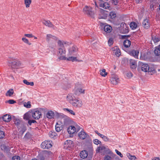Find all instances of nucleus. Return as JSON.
Listing matches in <instances>:
<instances>
[{"label": "nucleus", "instance_id": "obj_1", "mask_svg": "<svg viewBox=\"0 0 160 160\" xmlns=\"http://www.w3.org/2000/svg\"><path fill=\"white\" fill-rule=\"evenodd\" d=\"M58 51L57 56L58 58L61 60H65L66 58L64 55L66 53V51L65 47L67 46L68 44L66 42H62L61 41H58Z\"/></svg>", "mask_w": 160, "mask_h": 160}, {"label": "nucleus", "instance_id": "obj_2", "mask_svg": "<svg viewBox=\"0 0 160 160\" xmlns=\"http://www.w3.org/2000/svg\"><path fill=\"white\" fill-rule=\"evenodd\" d=\"M41 113L38 109L36 108L32 110L31 112L26 113L24 116V119L29 120L32 118L38 119L41 117Z\"/></svg>", "mask_w": 160, "mask_h": 160}, {"label": "nucleus", "instance_id": "obj_3", "mask_svg": "<svg viewBox=\"0 0 160 160\" xmlns=\"http://www.w3.org/2000/svg\"><path fill=\"white\" fill-rule=\"evenodd\" d=\"M7 63L8 66L12 68L18 69L22 66L21 62L20 61L13 58L8 59Z\"/></svg>", "mask_w": 160, "mask_h": 160}, {"label": "nucleus", "instance_id": "obj_4", "mask_svg": "<svg viewBox=\"0 0 160 160\" xmlns=\"http://www.w3.org/2000/svg\"><path fill=\"white\" fill-rule=\"evenodd\" d=\"M80 129V127L77 124H75L73 125L69 126L68 128V131L69 134H72L78 132Z\"/></svg>", "mask_w": 160, "mask_h": 160}, {"label": "nucleus", "instance_id": "obj_5", "mask_svg": "<svg viewBox=\"0 0 160 160\" xmlns=\"http://www.w3.org/2000/svg\"><path fill=\"white\" fill-rule=\"evenodd\" d=\"M52 146V142L50 140L45 141L41 145V148L43 149H48L51 147Z\"/></svg>", "mask_w": 160, "mask_h": 160}, {"label": "nucleus", "instance_id": "obj_6", "mask_svg": "<svg viewBox=\"0 0 160 160\" xmlns=\"http://www.w3.org/2000/svg\"><path fill=\"white\" fill-rule=\"evenodd\" d=\"M83 10L85 13L93 17L94 12L92 11V8L91 7L86 6L83 8Z\"/></svg>", "mask_w": 160, "mask_h": 160}, {"label": "nucleus", "instance_id": "obj_7", "mask_svg": "<svg viewBox=\"0 0 160 160\" xmlns=\"http://www.w3.org/2000/svg\"><path fill=\"white\" fill-rule=\"evenodd\" d=\"M82 88V86L81 85L76 86L75 88V94L78 95L80 93H84L85 90L83 89Z\"/></svg>", "mask_w": 160, "mask_h": 160}, {"label": "nucleus", "instance_id": "obj_8", "mask_svg": "<svg viewBox=\"0 0 160 160\" xmlns=\"http://www.w3.org/2000/svg\"><path fill=\"white\" fill-rule=\"evenodd\" d=\"M72 105L75 108H80L82 105V101L80 99L77 98Z\"/></svg>", "mask_w": 160, "mask_h": 160}, {"label": "nucleus", "instance_id": "obj_9", "mask_svg": "<svg viewBox=\"0 0 160 160\" xmlns=\"http://www.w3.org/2000/svg\"><path fill=\"white\" fill-rule=\"evenodd\" d=\"M78 48L75 46H73L70 48L69 50V56H76L77 55V51Z\"/></svg>", "mask_w": 160, "mask_h": 160}, {"label": "nucleus", "instance_id": "obj_10", "mask_svg": "<svg viewBox=\"0 0 160 160\" xmlns=\"http://www.w3.org/2000/svg\"><path fill=\"white\" fill-rule=\"evenodd\" d=\"M77 98L75 97L74 94L72 93H70L68 94L67 97V100L71 104Z\"/></svg>", "mask_w": 160, "mask_h": 160}, {"label": "nucleus", "instance_id": "obj_11", "mask_svg": "<svg viewBox=\"0 0 160 160\" xmlns=\"http://www.w3.org/2000/svg\"><path fill=\"white\" fill-rule=\"evenodd\" d=\"M110 80L111 83L113 85H117L119 82V78L116 75L112 76Z\"/></svg>", "mask_w": 160, "mask_h": 160}, {"label": "nucleus", "instance_id": "obj_12", "mask_svg": "<svg viewBox=\"0 0 160 160\" xmlns=\"http://www.w3.org/2000/svg\"><path fill=\"white\" fill-rule=\"evenodd\" d=\"M127 52L130 55L133 56L136 58H138L139 52L137 50H130L128 51Z\"/></svg>", "mask_w": 160, "mask_h": 160}, {"label": "nucleus", "instance_id": "obj_13", "mask_svg": "<svg viewBox=\"0 0 160 160\" xmlns=\"http://www.w3.org/2000/svg\"><path fill=\"white\" fill-rule=\"evenodd\" d=\"M140 65L142 71L146 72L148 70L149 66L148 64L145 63H141Z\"/></svg>", "mask_w": 160, "mask_h": 160}, {"label": "nucleus", "instance_id": "obj_14", "mask_svg": "<svg viewBox=\"0 0 160 160\" xmlns=\"http://www.w3.org/2000/svg\"><path fill=\"white\" fill-rule=\"evenodd\" d=\"M73 146L72 141L70 140L65 141L64 143V148L67 149L68 148H71Z\"/></svg>", "mask_w": 160, "mask_h": 160}, {"label": "nucleus", "instance_id": "obj_15", "mask_svg": "<svg viewBox=\"0 0 160 160\" xmlns=\"http://www.w3.org/2000/svg\"><path fill=\"white\" fill-rule=\"evenodd\" d=\"M113 53L117 56L118 57L121 54L120 50L119 48L117 47H115L112 49Z\"/></svg>", "mask_w": 160, "mask_h": 160}, {"label": "nucleus", "instance_id": "obj_16", "mask_svg": "<svg viewBox=\"0 0 160 160\" xmlns=\"http://www.w3.org/2000/svg\"><path fill=\"white\" fill-rule=\"evenodd\" d=\"M99 6L104 9H109L110 8L109 4L107 2H104L103 1L102 2L99 4Z\"/></svg>", "mask_w": 160, "mask_h": 160}, {"label": "nucleus", "instance_id": "obj_17", "mask_svg": "<svg viewBox=\"0 0 160 160\" xmlns=\"http://www.w3.org/2000/svg\"><path fill=\"white\" fill-rule=\"evenodd\" d=\"M104 31L106 33H110L112 30V27L110 25L105 24L103 27Z\"/></svg>", "mask_w": 160, "mask_h": 160}, {"label": "nucleus", "instance_id": "obj_18", "mask_svg": "<svg viewBox=\"0 0 160 160\" xmlns=\"http://www.w3.org/2000/svg\"><path fill=\"white\" fill-rule=\"evenodd\" d=\"M46 115L48 118L51 119L54 118V113L52 111H49L47 112Z\"/></svg>", "mask_w": 160, "mask_h": 160}, {"label": "nucleus", "instance_id": "obj_19", "mask_svg": "<svg viewBox=\"0 0 160 160\" xmlns=\"http://www.w3.org/2000/svg\"><path fill=\"white\" fill-rule=\"evenodd\" d=\"M154 53L156 56L160 57V44L155 47Z\"/></svg>", "mask_w": 160, "mask_h": 160}, {"label": "nucleus", "instance_id": "obj_20", "mask_svg": "<svg viewBox=\"0 0 160 160\" xmlns=\"http://www.w3.org/2000/svg\"><path fill=\"white\" fill-rule=\"evenodd\" d=\"M142 24L144 28L146 29L148 28L150 26L148 20V19H144L142 22Z\"/></svg>", "mask_w": 160, "mask_h": 160}, {"label": "nucleus", "instance_id": "obj_21", "mask_svg": "<svg viewBox=\"0 0 160 160\" xmlns=\"http://www.w3.org/2000/svg\"><path fill=\"white\" fill-rule=\"evenodd\" d=\"M129 64L131 68L134 69L136 68L137 63L134 60L130 59L129 60Z\"/></svg>", "mask_w": 160, "mask_h": 160}, {"label": "nucleus", "instance_id": "obj_22", "mask_svg": "<svg viewBox=\"0 0 160 160\" xmlns=\"http://www.w3.org/2000/svg\"><path fill=\"white\" fill-rule=\"evenodd\" d=\"M46 26L49 27H52L53 28H54V26L49 20H44L42 22Z\"/></svg>", "mask_w": 160, "mask_h": 160}, {"label": "nucleus", "instance_id": "obj_23", "mask_svg": "<svg viewBox=\"0 0 160 160\" xmlns=\"http://www.w3.org/2000/svg\"><path fill=\"white\" fill-rule=\"evenodd\" d=\"M80 156L81 158H87L88 156V152L86 150L82 151L81 152Z\"/></svg>", "mask_w": 160, "mask_h": 160}, {"label": "nucleus", "instance_id": "obj_24", "mask_svg": "<svg viewBox=\"0 0 160 160\" xmlns=\"http://www.w3.org/2000/svg\"><path fill=\"white\" fill-rule=\"evenodd\" d=\"M79 138L82 139H84L87 137L86 133L83 131H81L78 133Z\"/></svg>", "mask_w": 160, "mask_h": 160}, {"label": "nucleus", "instance_id": "obj_25", "mask_svg": "<svg viewBox=\"0 0 160 160\" xmlns=\"http://www.w3.org/2000/svg\"><path fill=\"white\" fill-rule=\"evenodd\" d=\"M3 120L5 122H9L11 119V117L9 115L6 114L4 115L2 117Z\"/></svg>", "mask_w": 160, "mask_h": 160}, {"label": "nucleus", "instance_id": "obj_26", "mask_svg": "<svg viewBox=\"0 0 160 160\" xmlns=\"http://www.w3.org/2000/svg\"><path fill=\"white\" fill-rule=\"evenodd\" d=\"M61 122H62V123H63L64 125H67L69 122V118L67 117H63L62 118Z\"/></svg>", "mask_w": 160, "mask_h": 160}, {"label": "nucleus", "instance_id": "obj_27", "mask_svg": "<svg viewBox=\"0 0 160 160\" xmlns=\"http://www.w3.org/2000/svg\"><path fill=\"white\" fill-rule=\"evenodd\" d=\"M148 72L150 74L152 75L154 73H155L156 72V71L154 67H153L152 66L150 67L149 66L148 70Z\"/></svg>", "mask_w": 160, "mask_h": 160}, {"label": "nucleus", "instance_id": "obj_28", "mask_svg": "<svg viewBox=\"0 0 160 160\" xmlns=\"http://www.w3.org/2000/svg\"><path fill=\"white\" fill-rule=\"evenodd\" d=\"M131 41L128 39L125 40L123 42V45L126 48L129 47L131 45Z\"/></svg>", "mask_w": 160, "mask_h": 160}, {"label": "nucleus", "instance_id": "obj_29", "mask_svg": "<svg viewBox=\"0 0 160 160\" xmlns=\"http://www.w3.org/2000/svg\"><path fill=\"white\" fill-rule=\"evenodd\" d=\"M0 148L2 150L5 151H8L10 148V147L8 146H6L4 144H2L0 145Z\"/></svg>", "mask_w": 160, "mask_h": 160}, {"label": "nucleus", "instance_id": "obj_30", "mask_svg": "<svg viewBox=\"0 0 160 160\" xmlns=\"http://www.w3.org/2000/svg\"><path fill=\"white\" fill-rule=\"evenodd\" d=\"M14 93L13 89H10L8 90L6 93V95L7 96L11 97L12 96Z\"/></svg>", "mask_w": 160, "mask_h": 160}, {"label": "nucleus", "instance_id": "obj_31", "mask_svg": "<svg viewBox=\"0 0 160 160\" xmlns=\"http://www.w3.org/2000/svg\"><path fill=\"white\" fill-rule=\"evenodd\" d=\"M55 129L56 131L59 132L62 129V127L61 124H58V123H57L55 126Z\"/></svg>", "mask_w": 160, "mask_h": 160}, {"label": "nucleus", "instance_id": "obj_32", "mask_svg": "<svg viewBox=\"0 0 160 160\" xmlns=\"http://www.w3.org/2000/svg\"><path fill=\"white\" fill-rule=\"evenodd\" d=\"M66 60L72 62L77 61V60L76 57H73L72 56L69 57L68 58H66Z\"/></svg>", "mask_w": 160, "mask_h": 160}, {"label": "nucleus", "instance_id": "obj_33", "mask_svg": "<svg viewBox=\"0 0 160 160\" xmlns=\"http://www.w3.org/2000/svg\"><path fill=\"white\" fill-rule=\"evenodd\" d=\"M49 136L51 138H54L57 135V133L54 132L52 131H50L48 134Z\"/></svg>", "mask_w": 160, "mask_h": 160}, {"label": "nucleus", "instance_id": "obj_34", "mask_svg": "<svg viewBox=\"0 0 160 160\" xmlns=\"http://www.w3.org/2000/svg\"><path fill=\"white\" fill-rule=\"evenodd\" d=\"M130 28L133 30L136 28L137 25V24L135 22H132L130 24Z\"/></svg>", "mask_w": 160, "mask_h": 160}, {"label": "nucleus", "instance_id": "obj_35", "mask_svg": "<svg viewBox=\"0 0 160 160\" xmlns=\"http://www.w3.org/2000/svg\"><path fill=\"white\" fill-rule=\"evenodd\" d=\"M64 111L67 112L68 113L71 114L72 115H75V113L74 112L73 110L71 109L66 108H64Z\"/></svg>", "mask_w": 160, "mask_h": 160}, {"label": "nucleus", "instance_id": "obj_36", "mask_svg": "<svg viewBox=\"0 0 160 160\" xmlns=\"http://www.w3.org/2000/svg\"><path fill=\"white\" fill-rule=\"evenodd\" d=\"M126 155L130 160H135L136 159V157L135 156L132 155L129 153H127Z\"/></svg>", "mask_w": 160, "mask_h": 160}, {"label": "nucleus", "instance_id": "obj_37", "mask_svg": "<svg viewBox=\"0 0 160 160\" xmlns=\"http://www.w3.org/2000/svg\"><path fill=\"white\" fill-rule=\"evenodd\" d=\"M152 39L154 43H157L160 41V38H158V36H152Z\"/></svg>", "mask_w": 160, "mask_h": 160}, {"label": "nucleus", "instance_id": "obj_38", "mask_svg": "<svg viewBox=\"0 0 160 160\" xmlns=\"http://www.w3.org/2000/svg\"><path fill=\"white\" fill-rule=\"evenodd\" d=\"M100 74L103 77H105L107 74V73L106 72V70L104 69H102L100 71Z\"/></svg>", "mask_w": 160, "mask_h": 160}, {"label": "nucleus", "instance_id": "obj_39", "mask_svg": "<svg viewBox=\"0 0 160 160\" xmlns=\"http://www.w3.org/2000/svg\"><path fill=\"white\" fill-rule=\"evenodd\" d=\"M23 82L25 84L27 85H30L31 86H33L34 85L33 82H28L27 80L24 79L23 81Z\"/></svg>", "mask_w": 160, "mask_h": 160}, {"label": "nucleus", "instance_id": "obj_40", "mask_svg": "<svg viewBox=\"0 0 160 160\" xmlns=\"http://www.w3.org/2000/svg\"><path fill=\"white\" fill-rule=\"evenodd\" d=\"M31 2V0H24V3L26 8H28L30 7Z\"/></svg>", "mask_w": 160, "mask_h": 160}, {"label": "nucleus", "instance_id": "obj_41", "mask_svg": "<svg viewBox=\"0 0 160 160\" xmlns=\"http://www.w3.org/2000/svg\"><path fill=\"white\" fill-rule=\"evenodd\" d=\"M110 153L112 155V157L109 155H106L105 156L104 160H112L113 157L112 153L111 152Z\"/></svg>", "mask_w": 160, "mask_h": 160}, {"label": "nucleus", "instance_id": "obj_42", "mask_svg": "<svg viewBox=\"0 0 160 160\" xmlns=\"http://www.w3.org/2000/svg\"><path fill=\"white\" fill-rule=\"evenodd\" d=\"M23 106L24 107L27 108H30L31 107V102L30 101H28L27 102H25L24 103Z\"/></svg>", "mask_w": 160, "mask_h": 160}, {"label": "nucleus", "instance_id": "obj_43", "mask_svg": "<svg viewBox=\"0 0 160 160\" xmlns=\"http://www.w3.org/2000/svg\"><path fill=\"white\" fill-rule=\"evenodd\" d=\"M109 15L110 18L112 19H114L116 17V13L113 12H110Z\"/></svg>", "mask_w": 160, "mask_h": 160}, {"label": "nucleus", "instance_id": "obj_44", "mask_svg": "<svg viewBox=\"0 0 160 160\" xmlns=\"http://www.w3.org/2000/svg\"><path fill=\"white\" fill-rule=\"evenodd\" d=\"M126 76L128 78H131L132 77V74L130 72H128L126 73Z\"/></svg>", "mask_w": 160, "mask_h": 160}, {"label": "nucleus", "instance_id": "obj_45", "mask_svg": "<svg viewBox=\"0 0 160 160\" xmlns=\"http://www.w3.org/2000/svg\"><path fill=\"white\" fill-rule=\"evenodd\" d=\"M106 149V148L104 146H101L99 147L97 149V151L98 152H100Z\"/></svg>", "mask_w": 160, "mask_h": 160}, {"label": "nucleus", "instance_id": "obj_46", "mask_svg": "<svg viewBox=\"0 0 160 160\" xmlns=\"http://www.w3.org/2000/svg\"><path fill=\"white\" fill-rule=\"evenodd\" d=\"M108 42L109 46L112 45L113 43V39L112 38H110L108 40Z\"/></svg>", "mask_w": 160, "mask_h": 160}, {"label": "nucleus", "instance_id": "obj_47", "mask_svg": "<svg viewBox=\"0 0 160 160\" xmlns=\"http://www.w3.org/2000/svg\"><path fill=\"white\" fill-rule=\"evenodd\" d=\"M6 103H8L10 104H13L16 102L13 100L10 99L7 101L5 102Z\"/></svg>", "mask_w": 160, "mask_h": 160}, {"label": "nucleus", "instance_id": "obj_48", "mask_svg": "<svg viewBox=\"0 0 160 160\" xmlns=\"http://www.w3.org/2000/svg\"><path fill=\"white\" fill-rule=\"evenodd\" d=\"M14 123L16 125L18 126L20 124V121L19 119H17V118H15V119L14 120Z\"/></svg>", "mask_w": 160, "mask_h": 160}, {"label": "nucleus", "instance_id": "obj_49", "mask_svg": "<svg viewBox=\"0 0 160 160\" xmlns=\"http://www.w3.org/2000/svg\"><path fill=\"white\" fill-rule=\"evenodd\" d=\"M4 136V132L3 131L0 130V138H3Z\"/></svg>", "mask_w": 160, "mask_h": 160}, {"label": "nucleus", "instance_id": "obj_50", "mask_svg": "<svg viewBox=\"0 0 160 160\" xmlns=\"http://www.w3.org/2000/svg\"><path fill=\"white\" fill-rule=\"evenodd\" d=\"M93 142L94 144L98 145L101 143V141L98 140V139H95L93 140Z\"/></svg>", "mask_w": 160, "mask_h": 160}, {"label": "nucleus", "instance_id": "obj_51", "mask_svg": "<svg viewBox=\"0 0 160 160\" xmlns=\"http://www.w3.org/2000/svg\"><path fill=\"white\" fill-rule=\"evenodd\" d=\"M20 158L18 156H16L12 157V160H20Z\"/></svg>", "mask_w": 160, "mask_h": 160}, {"label": "nucleus", "instance_id": "obj_52", "mask_svg": "<svg viewBox=\"0 0 160 160\" xmlns=\"http://www.w3.org/2000/svg\"><path fill=\"white\" fill-rule=\"evenodd\" d=\"M115 152L118 155H119L120 157L122 158L123 157L122 155L119 151L117 149H115Z\"/></svg>", "mask_w": 160, "mask_h": 160}, {"label": "nucleus", "instance_id": "obj_53", "mask_svg": "<svg viewBox=\"0 0 160 160\" xmlns=\"http://www.w3.org/2000/svg\"><path fill=\"white\" fill-rule=\"evenodd\" d=\"M111 2L112 4L114 5H116L118 4V2L117 0H112Z\"/></svg>", "mask_w": 160, "mask_h": 160}, {"label": "nucleus", "instance_id": "obj_54", "mask_svg": "<svg viewBox=\"0 0 160 160\" xmlns=\"http://www.w3.org/2000/svg\"><path fill=\"white\" fill-rule=\"evenodd\" d=\"M22 41L24 42L25 43L28 44L29 43V41L28 39L26 38H22Z\"/></svg>", "mask_w": 160, "mask_h": 160}, {"label": "nucleus", "instance_id": "obj_55", "mask_svg": "<svg viewBox=\"0 0 160 160\" xmlns=\"http://www.w3.org/2000/svg\"><path fill=\"white\" fill-rule=\"evenodd\" d=\"M102 139L105 142H108L109 141V139L105 136L102 137Z\"/></svg>", "mask_w": 160, "mask_h": 160}, {"label": "nucleus", "instance_id": "obj_56", "mask_svg": "<svg viewBox=\"0 0 160 160\" xmlns=\"http://www.w3.org/2000/svg\"><path fill=\"white\" fill-rule=\"evenodd\" d=\"M26 130V129L25 127L24 126H22V130H20L19 132L21 133L22 134Z\"/></svg>", "mask_w": 160, "mask_h": 160}, {"label": "nucleus", "instance_id": "obj_57", "mask_svg": "<svg viewBox=\"0 0 160 160\" xmlns=\"http://www.w3.org/2000/svg\"><path fill=\"white\" fill-rule=\"evenodd\" d=\"M24 36L28 38L33 37L34 36L31 34H25Z\"/></svg>", "mask_w": 160, "mask_h": 160}, {"label": "nucleus", "instance_id": "obj_58", "mask_svg": "<svg viewBox=\"0 0 160 160\" xmlns=\"http://www.w3.org/2000/svg\"><path fill=\"white\" fill-rule=\"evenodd\" d=\"M28 120V123L30 125H31V124L32 123H33L36 122V121L34 120H30L29 119Z\"/></svg>", "mask_w": 160, "mask_h": 160}, {"label": "nucleus", "instance_id": "obj_59", "mask_svg": "<svg viewBox=\"0 0 160 160\" xmlns=\"http://www.w3.org/2000/svg\"><path fill=\"white\" fill-rule=\"evenodd\" d=\"M53 36L51 34H48L47 35V39L49 40L50 38H51Z\"/></svg>", "mask_w": 160, "mask_h": 160}, {"label": "nucleus", "instance_id": "obj_60", "mask_svg": "<svg viewBox=\"0 0 160 160\" xmlns=\"http://www.w3.org/2000/svg\"><path fill=\"white\" fill-rule=\"evenodd\" d=\"M150 8L151 10H153L154 9V5H151L150 6Z\"/></svg>", "mask_w": 160, "mask_h": 160}, {"label": "nucleus", "instance_id": "obj_61", "mask_svg": "<svg viewBox=\"0 0 160 160\" xmlns=\"http://www.w3.org/2000/svg\"><path fill=\"white\" fill-rule=\"evenodd\" d=\"M152 160H160V159L159 158H155L152 159Z\"/></svg>", "mask_w": 160, "mask_h": 160}, {"label": "nucleus", "instance_id": "obj_62", "mask_svg": "<svg viewBox=\"0 0 160 160\" xmlns=\"http://www.w3.org/2000/svg\"><path fill=\"white\" fill-rule=\"evenodd\" d=\"M128 32V29H126L125 31L124 32V33H126Z\"/></svg>", "mask_w": 160, "mask_h": 160}, {"label": "nucleus", "instance_id": "obj_63", "mask_svg": "<svg viewBox=\"0 0 160 160\" xmlns=\"http://www.w3.org/2000/svg\"><path fill=\"white\" fill-rule=\"evenodd\" d=\"M3 128H4L3 127V126H0V128H1V129H2V130H3Z\"/></svg>", "mask_w": 160, "mask_h": 160}, {"label": "nucleus", "instance_id": "obj_64", "mask_svg": "<svg viewBox=\"0 0 160 160\" xmlns=\"http://www.w3.org/2000/svg\"><path fill=\"white\" fill-rule=\"evenodd\" d=\"M95 133H96L97 134H98V133H99L98 131L96 130L95 131Z\"/></svg>", "mask_w": 160, "mask_h": 160}]
</instances>
